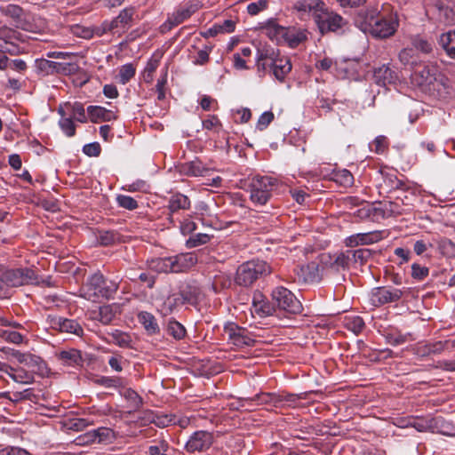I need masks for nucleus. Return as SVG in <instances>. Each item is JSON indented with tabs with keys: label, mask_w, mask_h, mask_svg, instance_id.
<instances>
[{
	"label": "nucleus",
	"mask_w": 455,
	"mask_h": 455,
	"mask_svg": "<svg viewBox=\"0 0 455 455\" xmlns=\"http://www.w3.org/2000/svg\"><path fill=\"white\" fill-rule=\"evenodd\" d=\"M259 60L274 61L277 59V54L274 48L265 46L258 50Z\"/></svg>",
	"instance_id": "864d4df0"
},
{
	"label": "nucleus",
	"mask_w": 455,
	"mask_h": 455,
	"mask_svg": "<svg viewBox=\"0 0 455 455\" xmlns=\"http://www.w3.org/2000/svg\"><path fill=\"white\" fill-rule=\"evenodd\" d=\"M135 75V68L132 64H125L121 67L119 71V82L125 84Z\"/></svg>",
	"instance_id": "a18cd8bd"
},
{
	"label": "nucleus",
	"mask_w": 455,
	"mask_h": 455,
	"mask_svg": "<svg viewBox=\"0 0 455 455\" xmlns=\"http://www.w3.org/2000/svg\"><path fill=\"white\" fill-rule=\"evenodd\" d=\"M213 442L212 435L207 431L195 432L186 443L188 452L204 451L211 447Z\"/></svg>",
	"instance_id": "4468645a"
},
{
	"label": "nucleus",
	"mask_w": 455,
	"mask_h": 455,
	"mask_svg": "<svg viewBox=\"0 0 455 455\" xmlns=\"http://www.w3.org/2000/svg\"><path fill=\"white\" fill-rule=\"evenodd\" d=\"M124 395L127 400L131 402L133 408H138L140 406L142 403L141 398L135 391L132 389H126L124 393Z\"/></svg>",
	"instance_id": "774afa93"
},
{
	"label": "nucleus",
	"mask_w": 455,
	"mask_h": 455,
	"mask_svg": "<svg viewBox=\"0 0 455 455\" xmlns=\"http://www.w3.org/2000/svg\"><path fill=\"white\" fill-rule=\"evenodd\" d=\"M434 7L437 12L438 19L445 25H452L455 23V12L451 7L447 5L442 0H436Z\"/></svg>",
	"instance_id": "a878e982"
},
{
	"label": "nucleus",
	"mask_w": 455,
	"mask_h": 455,
	"mask_svg": "<svg viewBox=\"0 0 455 455\" xmlns=\"http://www.w3.org/2000/svg\"><path fill=\"white\" fill-rule=\"evenodd\" d=\"M411 44L416 50L423 53H430L433 50V44L420 36L414 37Z\"/></svg>",
	"instance_id": "a19ab883"
},
{
	"label": "nucleus",
	"mask_w": 455,
	"mask_h": 455,
	"mask_svg": "<svg viewBox=\"0 0 455 455\" xmlns=\"http://www.w3.org/2000/svg\"><path fill=\"white\" fill-rule=\"evenodd\" d=\"M294 9L297 11L301 20L309 19L313 10L312 0H300L295 3Z\"/></svg>",
	"instance_id": "4c0bfd02"
},
{
	"label": "nucleus",
	"mask_w": 455,
	"mask_h": 455,
	"mask_svg": "<svg viewBox=\"0 0 455 455\" xmlns=\"http://www.w3.org/2000/svg\"><path fill=\"white\" fill-rule=\"evenodd\" d=\"M37 280L36 274L30 268L7 269L2 275L0 282L6 289L25 285Z\"/></svg>",
	"instance_id": "9b49d317"
},
{
	"label": "nucleus",
	"mask_w": 455,
	"mask_h": 455,
	"mask_svg": "<svg viewBox=\"0 0 455 455\" xmlns=\"http://www.w3.org/2000/svg\"><path fill=\"white\" fill-rule=\"evenodd\" d=\"M134 13V7H127L123 9L115 19L110 20V26H112L115 34L124 32L132 27Z\"/></svg>",
	"instance_id": "a211bd4d"
},
{
	"label": "nucleus",
	"mask_w": 455,
	"mask_h": 455,
	"mask_svg": "<svg viewBox=\"0 0 455 455\" xmlns=\"http://www.w3.org/2000/svg\"><path fill=\"white\" fill-rule=\"evenodd\" d=\"M429 273L428 267L425 266H421L419 264H412L411 266V275L413 278L417 280H423L425 279Z\"/></svg>",
	"instance_id": "4d7b16f0"
},
{
	"label": "nucleus",
	"mask_w": 455,
	"mask_h": 455,
	"mask_svg": "<svg viewBox=\"0 0 455 455\" xmlns=\"http://www.w3.org/2000/svg\"><path fill=\"white\" fill-rule=\"evenodd\" d=\"M296 274H297L299 281H300V282L307 283L313 279V272L308 264L299 266L296 269Z\"/></svg>",
	"instance_id": "603ef678"
},
{
	"label": "nucleus",
	"mask_w": 455,
	"mask_h": 455,
	"mask_svg": "<svg viewBox=\"0 0 455 455\" xmlns=\"http://www.w3.org/2000/svg\"><path fill=\"white\" fill-rule=\"evenodd\" d=\"M399 60L403 65L411 66V69H413L415 64H419L413 56V49L405 48L402 50L399 53Z\"/></svg>",
	"instance_id": "49530a36"
},
{
	"label": "nucleus",
	"mask_w": 455,
	"mask_h": 455,
	"mask_svg": "<svg viewBox=\"0 0 455 455\" xmlns=\"http://www.w3.org/2000/svg\"><path fill=\"white\" fill-rule=\"evenodd\" d=\"M274 114L271 111H266L262 113L258 119L257 129L259 131L265 130L274 120Z\"/></svg>",
	"instance_id": "13d9d810"
},
{
	"label": "nucleus",
	"mask_w": 455,
	"mask_h": 455,
	"mask_svg": "<svg viewBox=\"0 0 455 455\" xmlns=\"http://www.w3.org/2000/svg\"><path fill=\"white\" fill-rule=\"evenodd\" d=\"M87 113L92 123L109 122L117 118L112 110L100 106H89Z\"/></svg>",
	"instance_id": "5701e85b"
},
{
	"label": "nucleus",
	"mask_w": 455,
	"mask_h": 455,
	"mask_svg": "<svg viewBox=\"0 0 455 455\" xmlns=\"http://www.w3.org/2000/svg\"><path fill=\"white\" fill-rule=\"evenodd\" d=\"M450 343V340H439L430 343L419 344L416 347V352L420 356L439 355L449 348Z\"/></svg>",
	"instance_id": "412c9836"
},
{
	"label": "nucleus",
	"mask_w": 455,
	"mask_h": 455,
	"mask_svg": "<svg viewBox=\"0 0 455 455\" xmlns=\"http://www.w3.org/2000/svg\"><path fill=\"white\" fill-rule=\"evenodd\" d=\"M191 202L189 198L181 194L176 193L172 195L168 201V209L170 211V221H172V214L179 210H188L190 208Z\"/></svg>",
	"instance_id": "b1692460"
},
{
	"label": "nucleus",
	"mask_w": 455,
	"mask_h": 455,
	"mask_svg": "<svg viewBox=\"0 0 455 455\" xmlns=\"http://www.w3.org/2000/svg\"><path fill=\"white\" fill-rule=\"evenodd\" d=\"M271 266L260 258H252L241 264L236 270L235 283L242 286H250L259 277L269 275Z\"/></svg>",
	"instance_id": "20e7f679"
},
{
	"label": "nucleus",
	"mask_w": 455,
	"mask_h": 455,
	"mask_svg": "<svg viewBox=\"0 0 455 455\" xmlns=\"http://www.w3.org/2000/svg\"><path fill=\"white\" fill-rule=\"evenodd\" d=\"M137 317L140 323L142 324L148 334L155 335L160 332V327L156 318L151 313L141 311L138 314Z\"/></svg>",
	"instance_id": "cd10ccee"
},
{
	"label": "nucleus",
	"mask_w": 455,
	"mask_h": 455,
	"mask_svg": "<svg viewBox=\"0 0 455 455\" xmlns=\"http://www.w3.org/2000/svg\"><path fill=\"white\" fill-rule=\"evenodd\" d=\"M93 432L97 443H111L116 438L115 431L108 427H99Z\"/></svg>",
	"instance_id": "c9c22d12"
},
{
	"label": "nucleus",
	"mask_w": 455,
	"mask_h": 455,
	"mask_svg": "<svg viewBox=\"0 0 455 455\" xmlns=\"http://www.w3.org/2000/svg\"><path fill=\"white\" fill-rule=\"evenodd\" d=\"M210 240V235L204 233H198L191 235L186 242L188 248H194L206 243Z\"/></svg>",
	"instance_id": "37998d69"
},
{
	"label": "nucleus",
	"mask_w": 455,
	"mask_h": 455,
	"mask_svg": "<svg viewBox=\"0 0 455 455\" xmlns=\"http://www.w3.org/2000/svg\"><path fill=\"white\" fill-rule=\"evenodd\" d=\"M118 234L114 231H100L98 240L101 245L108 246L118 240Z\"/></svg>",
	"instance_id": "de8ad7c7"
},
{
	"label": "nucleus",
	"mask_w": 455,
	"mask_h": 455,
	"mask_svg": "<svg viewBox=\"0 0 455 455\" xmlns=\"http://www.w3.org/2000/svg\"><path fill=\"white\" fill-rule=\"evenodd\" d=\"M37 72L43 76H49L60 73L62 62L49 60L46 59H39L36 61Z\"/></svg>",
	"instance_id": "c756f323"
},
{
	"label": "nucleus",
	"mask_w": 455,
	"mask_h": 455,
	"mask_svg": "<svg viewBox=\"0 0 455 455\" xmlns=\"http://www.w3.org/2000/svg\"><path fill=\"white\" fill-rule=\"evenodd\" d=\"M0 337L4 340L13 344H20L23 341L22 335L20 332L14 331H0Z\"/></svg>",
	"instance_id": "09e8293b"
},
{
	"label": "nucleus",
	"mask_w": 455,
	"mask_h": 455,
	"mask_svg": "<svg viewBox=\"0 0 455 455\" xmlns=\"http://www.w3.org/2000/svg\"><path fill=\"white\" fill-rule=\"evenodd\" d=\"M330 259V267L335 271H339L340 269H346L349 267V263L351 259H355V258H329ZM324 264H328L325 262Z\"/></svg>",
	"instance_id": "c03bdc74"
},
{
	"label": "nucleus",
	"mask_w": 455,
	"mask_h": 455,
	"mask_svg": "<svg viewBox=\"0 0 455 455\" xmlns=\"http://www.w3.org/2000/svg\"><path fill=\"white\" fill-rule=\"evenodd\" d=\"M315 22L321 35L327 32L343 35L350 29L348 22L340 15L329 12L322 0H315Z\"/></svg>",
	"instance_id": "7ed1b4c3"
},
{
	"label": "nucleus",
	"mask_w": 455,
	"mask_h": 455,
	"mask_svg": "<svg viewBox=\"0 0 455 455\" xmlns=\"http://www.w3.org/2000/svg\"><path fill=\"white\" fill-rule=\"evenodd\" d=\"M267 6V0H259L258 2L249 4L247 11L251 15H257L260 11L265 10Z\"/></svg>",
	"instance_id": "e2e57ef3"
},
{
	"label": "nucleus",
	"mask_w": 455,
	"mask_h": 455,
	"mask_svg": "<svg viewBox=\"0 0 455 455\" xmlns=\"http://www.w3.org/2000/svg\"><path fill=\"white\" fill-rule=\"evenodd\" d=\"M0 455H30L25 449L16 446H7L0 449Z\"/></svg>",
	"instance_id": "338daca9"
},
{
	"label": "nucleus",
	"mask_w": 455,
	"mask_h": 455,
	"mask_svg": "<svg viewBox=\"0 0 455 455\" xmlns=\"http://www.w3.org/2000/svg\"><path fill=\"white\" fill-rule=\"evenodd\" d=\"M167 333L176 339H181L186 335V329L178 321L171 319L167 324Z\"/></svg>",
	"instance_id": "e433bc0d"
},
{
	"label": "nucleus",
	"mask_w": 455,
	"mask_h": 455,
	"mask_svg": "<svg viewBox=\"0 0 455 455\" xmlns=\"http://www.w3.org/2000/svg\"><path fill=\"white\" fill-rule=\"evenodd\" d=\"M13 381L20 384H30L34 380V375L31 371L25 370L23 367L13 368L10 366L8 374Z\"/></svg>",
	"instance_id": "2f4dec72"
},
{
	"label": "nucleus",
	"mask_w": 455,
	"mask_h": 455,
	"mask_svg": "<svg viewBox=\"0 0 455 455\" xmlns=\"http://www.w3.org/2000/svg\"><path fill=\"white\" fill-rule=\"evenodd\" d=\"M109 342H112L121 347H129L132 344V337L127 332L115 330L108 333Z\"/></svg>",
	"instance_id": "f704fd0d"
},
{
	"label": "nucleus",
	"mask_w": 455,
	"mask_h": 455,
	"mask_svg": "<svg viewBox=\"0 0 455 455\" xmlns=\"http://www.w3.org/2000/svg\"><path fill=\"white\" fill-rule=\"evenodd\" d=\"M342 323L347 330L352 331L355 335L361 333L365 326L363 318L355 315H345Z\"/></svg>",
	"instance_id": "473e14b6"
},
{
	"label": "nucleus",
	"mask_w": 455,
	"mask_h": 455,
	"mask_svg": "<svg viewBox=\"0 0 455 455\" xmlns=\"http://www.w3.org/2000/svg\"><path fill=\"white\" fill-rule=\"evenodd\" d=\"M212 47L205 45L204 49L198 51L197 58L193 61L195 65H204L209 61V54Z\"/></svg>",
	"instance_id": "680f3d73"
},
{
	"label": "nucleus",
	"mask_w": 455,
	"mask_h": 455,
	"mask_svg": "<svg viewBox=\"0 0 455 455\" xmlns=\"http://www.w3.org/2000/svg\"><path fill=\"white\" fill-rule=\"evenodd\" d=\"M275 35H282V37L292 48L298 46L306 39L304 32L298 31L295 28H286L280 25H275Z\"/></svg>",
	"instance_id": "6ab92c4d"
},
{
	"label": "nucleus",
	"mask_w": 455,
	"mask_h": 455,
	"mask_svg": "<svg viewBox=\"0 0 455 455\" xmlns=\"http://www.w3.org/2000/svg\"><path fill=\"white\" fill-rule=\"evenodd\" d=\"M191 297H188L184 292H177L169 295L158 307L159 313L164 315H169L174 313L185 302L190 301Z\"/></svg>",
	"instance_id": "2eb2a0df"
},
{
	"label": "nucleus",
	"mask_w": 455,
	"mask_h": 455,
	"mask_svg": "<svg viewBox=\"0 0 455 455\" xmlns=\"http://www.w3.org/2000/svg\"><path fill=\"white\" fill-rule=\"evenodd\" d=\"M0 12L4 15L12 18L16 22L21 20L23 14V9L20 5L12 4L0 7Z\"/></svg>",
	"instance_id": "58836bf2"
},
{
	"label": "nucleus",
	"mask_w": 455,
	"mask_h": 455,
	"mask_svg": "<svg viewBox=\"0 0 455 455\" xmlns=\"http://www.w3.org/2000/svg\"><path fill=\"white\" fill-rule=\"evenodd\" d=\"M116 201L120 207H123L127 210L132 211V210H135L138 207L137 201L129 196L119 195L116 197Z\"/></svg>",
	"instance_id": "8fccbe9b"
},
{
	"label": "nucleus",
	"mask_w": 455,
	"mask_h": 455,
	"mask_svg": "<svg viewBox=\"0 0 455 455\" xmlns=\"http://www.w3.org/2000/svg\"><path fill=\"white\" fill-rule=\"evenodd\" d=\"M118 290V283L108 281L103 275L97 272L90 275L80 289L81 297L93 302L102 299H109Z\"/></svg>",
	"instance_id": "f03ea898"
},
{
	"label": "nucleus",
	"mask_w": 455,
	"mask_h": 455,
	"mask_svg": "<svg viewBox=\"0 0 455 455\" xmlns=\"http://www.w3.org/2000/svg\"><path fill=\"white\" fill-rule=\"evenodd\" d=\"M117 307L114 304L104 305L100 307L97 310L90 312V318L92 320L100 321L103 324H108L115 318Z\"/></svg>",
	"instance_id": "4be33fe9"
},
{
	"label": "nucleus",
	"mask_w": 455,
	"mask_h": 455,
	"mask_svg": "<svg viewBox=\"0 0 455 455\" xmlns=\"http://www.w3.org/2000/svg\"><path fill=\"white\" fill-rule=\"evenodd\" d=\"M398 79L397 74L387 65H382L374 69L373 80L379 86H387L395 84Z\"/></svg>",
	"instance_id": "aec40b11"
},
{
	"label": "nucleus",
	"mask_w": 455,
	"mask_h": 455,
	"mask_svg": "<svg viewBox=\"0 0 455 455\" xmlns=\"http://www.w3.org/2000/svg\"><path fill=\"white\" fill-rule=\"evenodd\" d=\"M275 184V180L271 177H253L250 184L251 201L259 205H264L269 200Z\"/></svg>",
	"instance_id": "6e6552de"
},
{
	"label": "nucleus",
	"mask_w": 455,
	"mask_h": 455,
	"mask_svg": "<svg viewBox=\"0 0 455 455\" xmlns=\"http://www.w3.org/2000/svg\"><path fill=\"white\" fill-rule=\"evenodd\" d=\"M439 44L451 58L455 59V30L442 34Z\"/></svg>",
	"instance_id": "72a5a7b5"
},
{
	"label": "nucleus",
	"mask_w": 455,
	"mask_h": 455,
	"mask_svg": "<svg viewBox=\"0 0 455 455\" xmlns=\"http://www.w3.org/2000/svg\"><path fill=\"white\" fill-rule=\"evenodd\" d=\"M150 421L159 427H165L171 424H176L175 418L172 415H154Z\"/></svg>",
	"instance_id": "3c124183"
},
{
	"label": "nucleus",
	"mask_w": 455,
	"mask_h": 455,
	"mask_svg": "<svg viewBox=\"0 0 455 455\" xmlns=\"http://www.w3.org/2000/svg\"><path fill=\"white\" fill-rule=\"evenodd\" d=\"M60 126L67 136L72 137L76 133V125L71 117H63L60 120Z\"/></svg>",
	"instance_id": "5fc2aeb1"
},
{
	"label": "nucleus",
	"mask_w": 455,
	"mask_h": 455,
	"mask_svg": "<svg viewBox=\"0 0 455 455\" xmlns=\"http://www.w3.org/2000/svg\"><path fill=\"white\" fill-rule=\"evenodd\" d=\"M385 235L386 231H372L352 235L346 239V245L347 247L359 248L348 251L347 253H351L352 256H371L376 252V249L363 246L381 240Z\"/></svg>",
	"instance_id": "423d86ee"
},
{
	"label": "nucleus",
	"mask_w": 455,
	"mask_h": 455,
	"mask_svg": "<svg viewBox=\"0 0 455 455\" xmlns=\"http://www.w3.org/2000/svg\"><path fill=\"white\" fill-rule=\"evenodd\" d=\"M50 325L52 329L61 332L76 334L77 336L83 335L84 332L83 328L76 320L67 319L61 316L51 317Z\"/></svg>",
	"instance_id": "f3484780"
},
{
	"label": "nucleus",
	"mask_w": 455,
	"mask_h": 455,
	"mask_svg": "<svg viewBox=\"0 0 455 455\" xmlns=\"http://www.w3.org/2000/svg\"><path fill=\"white\" fill-rule=\"evenodd\" d=\"M252 307L254 312L260 317L271 315L275 311V307L265 299L261 293L254 295Z\"/></svg>",
	"instance_id": "bb28decb"
},
{
	"label": "nucleus",
	"mask_w": 455,
	"mask_h": 455,
	"mask_svg": "<svg viewBox=\"0 0 455 455\" xmlns=\"http://www.w3.org/2000/svg\"><path fill=\"white\" fill-rule=\"evenodd\" d=\"M196 262V258H150L147 264L156 273H181L191 269Z\"/></svg>",
	"instance_id": "39448f33"
},
{
	"label": "nucleus",
	"mask_w": 455,
	"mask_h": 455,
	"mask_svg": "<svg viewBox=\"0 0 455 455\" xmlns=\"http://www.w3.org/2000/svg\"><path fill=\"white\" fill-rule=\"evenodd\" d=\"M100 150L101 148L98 142L86 144L83 148V152L88 156H99Z\"/></svg>",
	"instance_id": "69168bd1"
},
{
	"label": "nucleus",
	"mask_w": 455,
	"mask_h": 455,
	"mask_svg": "<svg viewBox=\"0 0 455 455\" xmlns=\"http://www.w3.org/2000/svg\"><path fill=\"white\" fill-rule=\"evenodd\" d=\"M209 171L197 158L180 166V172L187 176H205Z\"/></svg>",
	"instance_id": "393cba45"
},
{
	"label": "nucleus",
	"mask_w": 455,
	"mask_h": 455,
	"mask_svg": "<svg viewBox=\"0 0 455 455\" xmlns=\"http://www.w3.org/2000/svg\"><path fill=\"white\" fill-rule=\"evenodd\" d=\"M196 10L197 6L192 4L177 9L172 15L168 17L165 23L162 26L163 30H170L173 27L180 25L184 20L190 18L191 15L196 12Z\"/></svg>",
	"instance_id": "dca6fc26"
},
{
	"label": "nucleus",
	"mask_w": 455,
	"mask_h": 455,
	"mask_svg": "<svg viewBox=\"0 0 455 455\" xmlns=\"http://www.w3.org/2000/svg\"><path fill=\"white\" fill-rule=\"evenodd\" d=\"M80 68L77 63L73 61L62 62V68L60 75L71 76L78 73Z\"/></svg>",
	"instance_id": "052dcab7"
},
{
	"label": "nucleus",
	"mask_w": 455,
	"mask_h": 455,
	"mask_svg": "<svg viewBox=\"0 0 455 455\" xmlns=\"http://www.w3.org/2000/svg\"><path fill=\"white\" fill-rule=\"evenodd\" d=\"M402 295V291L396 288L377 287L369 294V302L373 307H380L399 300Z\"/></svg>",
	"instance_id": "ddd939ff"
},
{
	"label": "nucleus",
	"mask_w": 455,
	"mask_h": 455,
	"mask_svg": "<svg viewBox=\"0 0 455 455\" xmlns=\"http://www.w3.org/2000/svg\"><path fill=\"white\" fill-rule=\"evenodd\" d=\"M224 335L227 337L228 343L236 348L252 347L257 342L246 329L234 323H228L225 325Z\"/></svg>",
	"instance_id": "9d476101"
},
{
	"label": "nucleus",
	"mask_w": 455,
	"mask_h": 455,
	"mask_svg": "<svg viewBox=\"0 0 455 455\" xmlns=\"http://www.w3.org/2000/svg\"><path fill=\"white\" fill-rule=\"evenodd\" d=\"M270 69L276 79L282 81L291 69V64L288 59H276L269 62Z\"/></svg>",
	"instance_id": "7c9ffc66"
},
{
	"label": "nucleus",
	"mask_w": 455,
	"mask_h": 455,
	"mask_svg": "<svg viewBox=\"0 0 455 455\" xmlns=\"http://www.w3.org/2000/svg\"><path fill=\"white\" fill-rule=\"evenodd\" d=\"M358 20L360 29L375 38H387L395 34L398 21L393 16L388 18L377 10H367L360 15Z\"/></svg>",
	"instance_id": "f257e3e1"
},
{
	"label": "nucleus",
	"mask_w": 455,
	"mask_h": 455,
	"mask_svg": "<svg viewBox=\"0 0 455 455\" xmlns=\"http://www.w3.org/2000/svg\"><path fill=\"white\" fill-rule=\"evenodd\" d=\"M72 114L76 121L80 123L87 122V116L85 115V110L82 103L75 102L72 105Z\"/></svg>",
	"instance_id": "6e6d98bb"
},
{
	"label": "nucleus",
	"mask_w": 455,
	"mask_h": 455,
	"mask_svg": "<svg viewBox=\"0 0 455 455\" xmlns=\"http://www.w3.org/2000/svg\"><path fill=\"white\" fill-rule=\"evenodd\" d=\"M272 297L279 309L289 314H297L301 310L299 300L293 293L284 287H277L272 292Z\"/></svg>",
	"instance_id": "f8f14e48"
},
{
	"label": "nucleus",
	"mask_w": 455,
	"mask_h": 455,
	"mask_svg": "<svg viewBox=\"0 0 455 455\" xmlns=\"http://www.w3.org/2000/svg\"><path fill=\"white\" fill-rule=\"evenodd\" d=\"M14 356L20 363L29 368L37 365L40 362V357L31 354L17 352Z\"/></svg>",
	"instance_id": "ea45409f"
},
{
	"label": "nucleus",
	"mask_w": 455,
	"mask_h": 455,
	"mask_svg": "<svg viewBox=\"0 0 455 455\" xmlns=\"http://www.w3.org/2000/svg\"><path fill=\"white\" fill-rule=\"evenodd\" d=\"M438 69L432 64L419 62L415 64L411 75V82L416 86L419 87L424 91L435 90V83H438L437 79Z\"/></svg>",
	"instance_id": "0eeeda50"
},
{
	"label": "nucleus",
	"mask_w": 455,
	"mask_h": 455,
	"mask_svg": "<svg viewBox=\"0 0 455 455\" xmlns=\"http://www.w3.org/2000/svg\"><path fill=\"white\" fill-rule=\"evenodd\" d=\"M93 30V36H101L108 32H111L115 34L112 26H110V21L105 20L100 26H95L92 28Z\"/></svg>",
	"instance_id": "0e129e2a"
},
{
	"label": "nucleus",
	"mask_w": 455,
	"mask_h": 455,
	"mask_svg": "<svg viewBox=\"0 0 455 455\" xmlns=\"http://www.w3.org/2000/svg\"><path fill=\"white\" fill-rule=\"evenodd\" d=\"M57 358L65 365L76 366L82 362L81 352L76 348L63 349L56 353Z\"/></svg>",
	"instance_id": "c85d7f7f"
},
{
	"label": "nucleus",
	"mask_w": 455,
	"mask_h": 455,
	"mask_svg": "<svg viewBox=\"0 0 455 455\" xmlns=\"http://www.w3.org/2000/svg\"><path fill=\"white\" fill-rule=\"evenodd\" d=\"M93 421L87 419L77 418L70 420L68 428L75 431H82L89 425H92Z\"/></svg>",
	"instance_id": "bf43d9fd"
},
{
	"label": "nucleus",
	"mask_w": 455,
	"mask_h": 455,
	"mask_svg": "<svg viewBox=\"0 0 455 455\" xmlns=\"http://www.w3.org/2000/svg\"><path fill=\"white\" fill-rule=\"evenodd\" d=\"M438 249L443 256H455V243L450 239L440 240Z\"/></svg>",
	"instance_id": "79ce46f5"
},
{
	"label": "nucleus",
	"mask_w": 455,
	"mask_h": 455,
	"mask_svg": "<svg viewBox=\"0 0 455 455\" xmlns=\"http://www.w3.org/2000/svg\"><path fill=\"white\" fill-rule=\"evenodd\" d=\"M301 395H297L293 394H286V393H262L257 395L252 400L256 401L258 403H271L275 407H296L302 406L303 403Z\"/></svg>",
	"instance_id": "1a4fd4ad"
}]
</instances>
